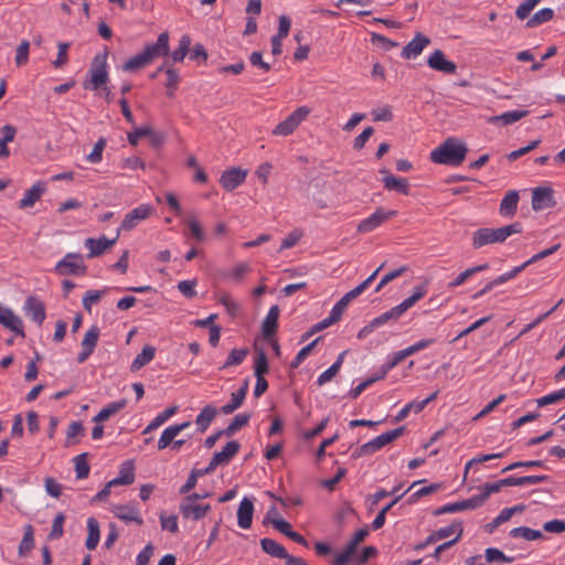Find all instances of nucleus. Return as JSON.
<instances>
[{
	"mask_svg": "<svg viewBox=\"0 0 565 565\" xmlns=\"http://www.w3.org/2000/svg\"><path fill=\"white\" fill-rule=\"evenodd\" d=\"M467 152L465 142L449 137L430 152V160L438 164L459 166L465 161Z\"/></svg>",
	"mask_w": 565,
	"mask_h": 565,
	"instance_id": "f257e3e1",
	"label": "nucleus"
},
{
	"mask_svg": "<svg viewBox=\"0 0 565 565\" xmlns=\"http://www.w3.org/2000/svg\"><path fill=\"white\" fill-rule=\"evenodd\" d=\"M521 232L522 224L519 222L499 228L481 227L472 233L471 244L475 249H479L489 244L503 243L509 236Z\"/></svg>",
	"mask_w": 565,
	"mask_h": 565,
	"instance_id": "f03ea898",
	"label": "nucleus"
},
{
	"mask_svg": "<svg viewBox=\"0 0 565 565\" xmlns=\"http://www.w3.org/2000/svg\"><path fill=\"white\" fill-rule=\"evenodd\" d=\"M427 292L425 285L415 287L413 294L404 299L399 305L393 307L388 311L383 312L372 320L373 326L379 328L392 320H398L409 308H412L418 300H420Z\"/></svg>",
	"mask_w": 565,
	"mask_h": 565,
	"instance_id": "7ed1b4c3",
	"label": "nucleus"
},
{
	"mask_svg": "<svg viewBox=\"0 0 565 565\" xmlns=\"http://www.w3.org/2000/svg\"><path fill=\"white\" fill-rule=\"evenodd\" d=\"M89 78L83 83L85 89L98 90L108 83L109 76L107 71V52L97 54L88 70Z\"/></svg>",
	"mask_w": 565,
	"mask_h": 565,
	"instance_id": "20e7f679",
	"label": "nucleus"
},
{
	"mask_svg": "<svg viewBox=\"0 0 565 565\" xmlns=\"http://www.w3.org/2000/svg\"><path fill=\"white\" fill-rule=\"evenodd\" d=\"M405 430V427H398L393 430H388L386 433L381 434L380 436L375 437L374 439L365 443L362 445L354 454L353 457H362L365 455H371L376 452L377 450L382 449L384 446L391 444L398 437L403 435Z\"/></svg>",
	"mask_w": 565,
	"mask_h": 565,
	"instance_id": "39448f33",
	"label": "nucleus"
},
{
	"mask_svg": "<svg viewBox=\"0 0 565 565\" xmlns=\"http://www.w3.org/2000/svg\"><path fill=\"white\" fill-rule=\"evenodd\" d=\"M311 109L308 106H300L296 108L285 120L279 122L274 129V136L287 137L295 132V130L307 119Z\"/></svg>",
	"mask_w": 565,
	"mask_h": 565,
	"instance_id": "423d86ee",
	"label": "nucleus"
},
{
	"mask_svg": "<svg viewBox=\"0 0 565 565\" xmlns=\"http://www.w3.org/2000/svg\"><path fill=\"white\" fill-rule=\"evenodd\" d=\"M55 271L61 276H84L87 273V266L81 254L67 253L64 258L55 265Z\"/></svg>",
	"mask_w": 565,
	"mask_h": 565,
	"instance_id": "0eeeda50",
	"label": "nucleus"
},
{
	"mask_svg": "<svg viewBox=\"0 0 565 565\" xmlns=\"http://www.w3.org/2000/svg\"><path fill=\"white\" fill-rule=\"evenodd\" d=\"M153 212V207L149 204H141L138 207L131 210L127 213L117 231L119 233L121 231L130 232L132 231L141 221L147 220Z\"/></svg>",
	"mask_w": 565,
	"mask_h": 565,
	"instance_id": "6e6552de",
	"label": "nucleus"
},
{
	"mask_svg": "<svg viewBox=\"0 0 565 565\" xmlns=\"http://www.w3.org/2000/svg\"><path fill=\"white\" fill-rule=\"evenodd\" d=\"M396 214L397 212L394 210L385 211L384 209L380 207L371 216L361 221L356 230L359 233H370L388 220L393 218Z\"/></svg>",
	"mask_w": 565,
	"mask_h": 565,
	"instance_id": "1a4fd4ad",
	"label": "nucleus"
},
{
	"mask_svg": "<svg viewBox=\"0 0 565 565\" xmlns=\"http://www.w3.org/2000/svg\"><path fill=\"white\" fill-rule=\"evenodd\" d=\"M190 500L191 498H183L179 505V511L184 519L199 521L211 511L210 504L192 503Z\"/></svg>",
	"mask_w": 565,
	"mask_h": 565,
	"instance_id": "9d476101",
	"label": "nucleus"
},
{
	"mask_svg": "<svg viewBox=\"0 0 565 565\" xmlns=\"http://www.w3.org/2000/svg\"><path fill=\"white\" fill-rule=\"evenodd\" d=\"M555 204L554 191L551 186H537L533 190L532 209L534 211L553 207Z\"/></svg>",
	"mask_w": 565,
	"mask_h": 565,
	"instance_id": "9b49d317",
	"label": "nucleus"
},
{
	"mask_svg": "<svg viewBox=\"0 0 565 565\" xmlns=\"http://www.w3.org/2000/svg\"><path fill=\"white\" fill-rule=\"evenodd\" d=\"M100 335V330L97 326L90 327L84 335L82 340V351L77 355V362L84 363L94 352L98 339Z\"/></svg>",
	"mask_w": 565,
	"mask_h": 565,
	"instance_id": "f8f14e48",
	"label": "nucleus"
},
{
	"mask_svg": "<svg viewBox=\"0 0 565 565\" xmlns=\"http://www.w3.org/2000/svg\"><path fill=\"white\" fill-rule=\"evenodd\" d=\"M428 66L445 74H455L457 72V65L452 61L446 58L445 53L441 50H435L427 60Z\"/></svg>",
	"mask_w": 565,
	"mask_h": 565,
	"instance_id": "ddd939ff",
	"label": "nucleus"
},
{
	"mask_svg": "<svg viewBox=\"0 0 565 565\" xmlns=\"http://www.w3.org/2000/svg\"><path fill=\"white\" fill-rule=\"evenodd\" d=\"M148 63L159 56H166L169 53V34L162 32L159 34L157 42L148 44L142 51Z\"/></svg>",
	"mask_w": 565,
	"mask_h": 565,
	"instance_id": "4468645a",
	"label": "nucleus"
},
{
	"mask_svg": "<svg viewBox=\"0 0 565 565\" xmlns=\"http://www.w3.org/2000/svg\"><path fill=\"white\" fill-rule=\"evenodd\" d=\"M247 171L241 168H232L222 173L220 184L226 191H233L238 188L246 179Z\"/></svg>",
	"mask_w": 565,
	"mask_h": 565,
	"instance_id": "2eb2a0df",
	"label": "nucleus"
},
{
	"mask_svg": "<svg viewBox=\"0 0 565 565\" xmlns=\"http://www.w3.org/2000/svg\"><path fill=\"white\" fill-rule=\"evenodd\" d=\"M0 324L17 335L25 337L22 319L9 308L0 309Z\"/></svg>",
	"mask_w": 565,
	"mask_h": 565,
	"instance_id": "dca6fc26",
	"label": "nucleus"
},
{
	"mask_svg": "<svg viewBox=\"0 0 565 565\" xmlns=\"http://www.w3.org/2000/svg\"><path fill=\"white\" fill-rule=\"evenodd\" d=\"M119 237V231L116 232V236L111 239H108L106 236H100L98 239L95 238H86L84 245L89 249L88 258H94L104 254L106 249L111 247Z\"/></svg>",
	"mask_w": 565,
	"mask_h": 565,
	"instance_id": "f3484780",
	"label": "nucleus"
},
{
	"mask_svg": "<svg viewBox=\"0 0 565 565\" xmlns=\"http://www.w3.org/2000/svg\"><path fill=\"white\" fill-rule=\"evenodd\" d=\"M430 44V39L423 33H416L415 38L408 42L402 51V57L404 58H415L417 57L423 50Z\"/></svg>",
	"mask_w": 565,
	"mask_h": 565,
	"instance_id": "a211bd4d",
	"label": "nucleus"
},
{
	"mask_svg": "<svg viewBox=\"0 0 565 565\" xmlns=\"http://www.w3.org/2000/svg\"><path fill=\"white\" fill-rule=\"evenodd\" d=\"M24 310L31 319L41 326L45 320V306L44 303L35 296H29L24 303Z\"/></svg>",
	"mask_w": 565,
	"mask_h": 565,
	"instance_id": "6ab92c4d",
	"label": "nucleus"
},
{
	"mask_svg": "<svg viewBox=\"0 0 565 565\" xmlns=\"http://www.w3.org/2000/svg\"><path fill=\"white\" fill-rule=\"evenodd\" d=\"M241 445L236 440L228 441L221 451L213 455L211 462L215 468L227 465L232 458L239 451Z\"/></svg>",
	"mask_w": 565,
	"mask_h": 565,
	"instance_id": "aec40b11",
	"label": "nucleus"
},
{
	"mask_svg": "<svg viewBox=\"0 0 565 565\" xmlns=\"http://www.w3.org/2000/svg\"><path fill=\"white\" fill-rule=\"evenodd\" d=\"M254 503L249 498H244L237 509V524L241 529L247 530L252 526Z\"/></svg>",
	"mask_w": 565,
	"mask_h": 565,
	"instance_id": "412c9836",
	"label": "nucleus"
},
{
	"mask_svg": "<svg viewBox=\"0 0 565 565\" xmlns=\"http://www.w3.org/2000/svg\"><path fill=\"white\" fill-rule=\"evenodd\" d=\"M279 312L280 310L278 306H271L266 318L263 321V337L268 341L276 334L278 328Z\"/></svg>",
	"mask_w": 565,
	"mask_h": 565,
	"instance_id": "4be33fe9",
	"label": "nucleus"
},
{
	"mask_svg": "<svg viewBox=\"0 0 565 565\" xmlns=\"http://www.w3.org/2000/svg\"><path fill=\"white\" fill-rule=\"evenodd\" d=\"M113 511L116 518L125 522H135L138 525H141L143 523V520L140 516L138 509L134 505L118 504L114 507Z\"/></svg>",
	"mask_w": 565,
	"mask_h": 565,
	"instance_id": "5701e85b",
	"label": "nucleus"
},
{
	"mask_svg": "<svg viewBox=\"0 0 565 565\" xmlns=\"http://www.w3.org/2000/svg\"><path fill=\"white\" fill-rule=\"evenodd\" d=\"M478 502L475 500V497H471L467 500H462L460 502H454L445 504L437 510H435V515H441L445 513H456L465 510H475L478 509Z\"/></svg>",
	"mask_w": 565,
	"mask_h": 565,
	"instance_id": "b1692460",
	"label": "nucleus"
},
{
	"mask_svg": "<svg viewBox=\"0 0 565 565\" xmlns=\"http://www.w3.org/2000/svg\"><path fill=\"white\" fill-rule=\"evenodd\" d=\"M46 188L43 182H36L25 191L23 198L19 202L20 209H26L32 207L36 201L41 199V196L44 194Z\"/></svg>",
	"mask_w": 565,
	"mask_h": 565,
	"instance_id": "393cba45",
	"label": "nucleus"
},
{
	"mask_svg": "<svg viewBox=\"0 0 565 565\" xmlns=\"http://www.w3.org/2000/svg\"><path fill=\"white\" fill-rule=\"evenodd\" d=\"M247 390H248V381H245L243 386L239 390L232 393L231 402L223 405L221 407V412L223 414L227 415V414L234 413L237 408H239L246 397Z\"/></svg>",
	"mask_w": 565,
	"mask_h": 565,
	"instance_id": "a878e982",
	"label": "nucleus"
},
{
	"mask_svg": "<svg viewBox=\"0 0 565 565\" xmlns=\"http://www.w3.org/2000/svg\"><path fill=\"white\" fill-rule=\"evenodd\" d=\"M520 196L519 192L515 190L509 191L504 198L501 200L500 203V214L502 216H513L516 213L518 203H519Z\"/></svg>",
	"mask_w": 565,
	"mask_h": 565,
	"instance_id": "bb28decb",
	"label": "nucleus"
},
{
	"mask_svg": "<svg viewBox=\"0 0 565 565\" xmlns=\"http://www.w3.org/2000/svg\"><path fill=\"white\" fill-rule=\"evenodd\" d=\"M135 481V465L132 460H126L120 465L119 475L113 479L116 486H129Z\"/></svg>",
	"mask_w": 565,
	"mask_h": 565,
	"instance_id": "cd10ccee",
	"label": "nucleus"
},
{
	"mask_svg": "<svg viewBox=\"0 0 565 565\" xmlns=\"http://www.w3.org/2000/svg\"><path fill=\"white\" fill-rule=\"evenodd\" d=\"M260 547L266 554L270 555L271 557H277V558H282V559L288 557V552L286 551V548L273 539H268V537L262 539Z\"/></svg>",
	"mask_w": 565,
	"mask_h": 565,
	"instance_id": "c85d7f7f",
	"label": "nucleus"
},
{
	"mask_svg": "<svg viewBox=\"0 0 565 565\" xmlns=\"http://www.w3.org/2000/svg\"><path fill=\"white\" fill-rule=\"evenodd\" d=\"M252 270L247 263L235 265L232 269L224 270L220 274L221 278L227 281L241 282L246 274Z\"/></svg>",
	"mask_w": 565,
	"mask_h": 565,
	"instance_id": "c756f323",
	"label": "nucleus"
},
{
	"mask_svg": "<svg viewBox=\"0 0 565 565\" xmlns=\"http://www.w3.org/2000/svg\"><path fill=\"white\" fill-rule=\"evenodd\" d=\"M156 354V348L152 345H145L141 352L135 358L130 365V370L132 372H137L142 369L145 365L150 363Z\"/></svg>",
	"mask_w": 565,
	"mask_h": 565,
	"instance_id": "7c9ffc66",
	"label": "nucleus"
},
{
	"mask_svg": "<svg viewBox=\"0 0 565 565\" xmlns=\"http://www.w3.org/2000/svg\"><path fill=\"white\" fill-rule=\"evenodd\" d=\"M127 405V401L125 398L113 402L108 404L106 407L100 409V412L93 418L95 423H102L110 418L111 416L119 413Z\"/></svg>",
	"mask_w": 565,
	"mask_h": 565,
	"instance_id": "2f4dec72",
	"label": "nucleus"
},
{
	"mask_svg": "<svg viewBox=\"0 0 565 565\" xmlns=\"http://www.w3.org/2000/svg\"><path fill=\"white\" fill-rule=\"evenodd\" d=\"M384 188L390 191H397L404 195H407L409 192V183L405 178H396L392 174L384 177L383 179Z\"/></svg>",
	"mask_w": 565,
	"mask_h": 565,
	"instance_id": "473e14b6",
	"label": "nucleus"
},
{
	"mask_svg": "<svg viewBox=\"0 0 565 565\" xmlns=\"http://www.w3.org/2000/svg\"><path fill=\"white\" fill-rule=\"evenodd\" d=\"M88 535L85 542L87 550L93 551L97 547L100 539L99 523L95 518H88L87 520Z\"/></svg>",
	"mask_w": 565,
	"mask_h": 565,
	"instance_id": "72a5a7b5",
	"label": "nucleus"
},
{
	"mask_svg": "<svg viewBox=\"0 0 565 565\" xmlns=\"http://www.w3.org/2000/svg\"><path fill=\"white\" fill-rule=\"evenodd\" d=\"M215 416L216 408L214 406H204L195 419V424L198 426L199 431L204 433L209 428Z\"/></svg>",
	"mask_w": 565,
	"mask_h": 565,
	"instance_id": "f704fd0d",
	"label": "nucleus"
},
{
	"mask_svg": "<svg viewBox=\"0 0 565 565\" xmlns=\"http://www.w3.org/2000/svg\"><path fill=\"white\" fill-rule=\"evenodd\" d=\"M527 115V110H511L498 116H493L489 119V121L493 124L501 122L502 125L507 126L514 124L515 121L526 117Z\"/></svg>",
	"mask_w": 565,
	"mask_h": 565,
	"instance_id": "c9c22d12",
	"label": "nucleus"
},
{
	"mask_svg": "<svg viewBox=\"0 0 565 565\" xmlns=\"http://www.w3.org/2000/svg\"><path fill=\"white\" fill-rule=\"evenodd\" d=\"M503 486L501 484V480H498L495 482H487L480 488V493L473 495L475 500L478 502V507L484 504V502L488 500L490 494L499 492Z\"/></svg>",
	"mask_w": 565,
	"mask_h": 565,
	"instance_id": "e433bc0d",
	"label": "nucleus"
},
{
	"mask_svg": "<svg viewBox=\"0 0 565 565\" xmlns=\"http://www.w3.org/2000/svg\"><path fill=\"white\" fill-rule=\"evenodd\" d=\"M554 11L551 8H544L537 12H535L525 23V26L529 29L536 28L545 22H548L553 19Z\"/></svg>",
	"mask_w": 565,
	"mask_h": 565,
	"instance_id": "4c0bfd02",
	"label": "nucleus"
},
{
	"mask_svg": "<svg viewBox=\"0 0 565 565\" xmlns=\"http://www.w3.org/2000/svg\"><path fill=\"white\" fill-rule=\"evenodd\" d=\"M488 267H489V265L486 263V264L477 265V266L466 269L465 271L460 273L452 281H450L448 284V288L454 289V288L462 285L463 282H466V280L468 278H470L471 276H473L477 273L488 269Z\"/></svg>",
	"mask_w": 565,
	"mask_h": 565,
	"instance_id": "58836bf2",
	"label": "nucleus"
},
{
	"mask_svg": "<svg viewBox=\"0 0 565 565\" xmlns=\"http://www.w3.org/2000/svg\"><path fill=\"white\" fill-rule=\"evenodd\" d=\"M521 271H523V267H514L513 269H511L510 271H507L502 275H500L499 277H497L495 279L489 281L483 288H482V292H486L488 294L489 291H491L494 287L499 286V285H502L511 279H513L514 277H516Z\"/></svg>",
	"mask_w": 565,
	"mask_h": 565,
	"instance_id": "ea45409f",
	"label": "nucleus"
},
{
	"mask_svg": "<svg viewBox=\"0 0 565 565\" xmlns=\"http://www.w3.org/2000/svg\"><path fill=\"white\" fill-rule=\"evenodd\" d=\"M177 411H178V406H172V407H168L167 409H164L163 412L158 414L151 420V423L143 429L142 434H148V433L157 429L161 425H163L171 416H173L175 414Z\"/></svg>",
	"mask_w": 565,
	"mask_h": 565,
	"instance_id": "a19ab883",
	"label": "nucleus"
},
{
	"mask_svg": "<svg viewBox=\"0 0 565 565\" xmlns=\"http://www.w3.org/2000/svg\"><path fill=\"white\" fill-rule=\"evenodd\" d=\"M250 419V414H238L236 415L233 420L230 423V425L222 429V433H224L225 436L231 437L233 436L237 430H239L242 427L246 426Z\"/></svg>",
	"mask_w": 565,
	"mask_h": 565,
	"instance_id": "79ce46f5",
	"label": "nucleus"
},
{
	"mask_svg": "<svg viewBox=\"0 0 565 565\" xmlns=\"http://www.w3.org/2000/svg\"><path fill=\"white\" fill-rule=\"evenodd\" d=\"M510 536L522 537L526 541H535L543 537V533L539 530H533L527 526L514 527L510 531Z\"/></svg>",
	"mask_w": 565,
	"mask_h": 565,
	"instance_id": "37998d69",
	"label": "nucleus"
},
{
	"mask_svg": "<svg viewBox=\"0 0 565 565\" xmlns=\"http://www.w3.org/2000/svg\"><path fill=\"white\" fill-rule=\"evenodd\" d=\"M434 533H435V536L437 537V541L446 539L454 533H456V537H458V541H459L463 533L462 523L460 521L454 522L448 526L438 529Z\"/></svg>",
	"mask_w": 565,
	"mask_h": 565,
	"instance_id": "c03bdc74",
	"label": "nucleus"
},
{
	"mask_svg": "<svg viewBox=\"0 0 565 565\" xmlns=\"http://www.w3.org/2000/svg\"><path fill=\"white\" fill-rule=\"evenodd\" d=\"M34 546V537H33V526L31 524H26L24 526L23 539L19 545V555L25 556Z\"/></svg>",
	"mask_w": 565,
	"mask_h": 565,
	"instance_id": "a18cd8bd",
	"label": "nucleus"
},
{
	"mask_svg": "<svg viewBox=\"0 0 565 565\" xmlns=\"http://www.w3.org/2000/svg\"><path fill=\"white\" fill-rule=\"evenodd\" d=\"M190 45L191 38L186 34L182 35L179 42V47L171 53L172 62H182L190 51Z\"/></svg>",
	"mask_w": 565,
	"mask_h": 565,
	"instance_id": "49530a36",
	"label": "nucleus"
},
{
	"mask_svg": "<svg viewBox=\"0 0 565 565\" xmlns=\"http://www.w3.org/2000/svg\"><path fill=\"white\" fill-rule=\"evenodd\" d=\"M247 354H248V349H246V348L233 349L230 352L226 362L221 366V370H224V369H227V367L234 366V365H239L241 363H243V361L245 360Z\"/></svg>",
	"mask_w": 565,
	"mask_h": 565,
	"instance_id": "de8ad7c7",
	"label": "nucleus"
},
{
	"mask_svg": "<svg viewBox=\"0 0 565 565\" xmlns=\"http://www.w3.org/2000/svg\"><path fill=\"white\" fill-rule=\"evenodd\" d=\"M167 74V82H166V88H167V96L173 97L174 92L178 88V85L180 83V76L177 70L173 67H167L166 70Z\"/></svg>",
	"mask_w": 565,
	"mask_h": 565,
	"instance_id": "09e8293b",
	"label": "nucleus"
},
{
	"mask_svg": "<svg viewBox=\"0 0 565 565\" xmlns=\"http://www.w3.org/2000/svg\"><path fill=\"white\" fill-rule=\"evenodd\" d=\"M75 471L77 479H85L89 475V465L87 462V454H81L74 458Z\"/></svg>",
	"mask_w": 565,
	"mask_h": 565,
	"instance_id": "8fccbe9b",
	"label": "nucleus"
},
{
	"mask_svg": "<svg viewBox=\"0 0 565 565\" xmlns=\"http://www.w3.org/2000/svg\"><path fill=\"white\" fill-rule=\"evenodd\" d=\"M107 292V289H102V290H87L83 297V307L85 310H87L88 312H90L92 310V306L93 305H96L97 302H99V300L102 299V297Z\"/></svg>",
	"mask_w": 565,
	"mask_h": 565,
	"instance_id": "3c124183",
	"label": "nucleus"
},
{
	"mask_svg": "<svg viewBox=\"0 0 565 565\" xmlns=\"http://www.w3.org/2000/svg\"><path fill=\"white\" fill-rule=\"evenodd\" d=\"M484 556L488 563H512L514 561L513 557L507 556L502 551L495 547H488L484 552Z\"/></svg>",
	"mask_w": 565,
	"mask_h": 565,
	"instance_id": "603ef678",
	"label": "nucleus"
},
{
	"mask_svg": "<svg viewBox=\"0 0 565 565\" xmlns=\"http://www.w3.org/2000/svg\"><path fill=\"white\" fill-rule=\"evenodd\" d=\"M148 63L147 58L145 57L143 53H139L131 58H129L124 65L122 70L125 72H134L138 71L142 67H145Z\"/></svg>",
	"mask_w": 565,
	"mask_h": 565,
	"instance_id": "864d4df0",
	"label": "nucleus"
},
{
	"mask_svg": "<svg viewBox=\"0 0 565 565\" xmlns=\"http://www.w3.org/2000/svg\"><path fill=\"white\" fill-rule=\"evenodd\" d=\"M268 370L269 366L267 356L263 350H258L254 365L255 376H264L266 373H268Z\"/></svg>",
	"mask_w": 565,
	"mask_h": 565,
	"instance_id": "5fc2aeb1",
	"label": "nucleus"
},
{
	"mask_svg": "<svg viewBox=\"0 0 565 565\" xmlns=\"http://www.w3.org/2000/svg\"><path fill=\"white\" fill-rule=\"evenodd\" d=\"M542 0H524L515 10V15L519 20H524L529 18L532 10L541 2Z\"/></svg>",
	"mask_w": 565,
	"mask_h": 565,
	"instance_id": "6e6d98bb",
	"label": "nucleus"
},
{
	"mask_svg": "<svg viewBox=\"0 0 565 565\" xmlns=\"http://www.w3.org/2000/svg\"><path fill=\"white\" fill-rule=\"evenodd\" d=\"M321 340V338H317L316 340H313L312 342H310L309 344H307L306 347H303L296 355V358L294 359V361L290 363V367L292 369H297L302 362L303 360L310 354V352L313 350V348L316 347V344Z\"/></svg>",
	"mask_w": 565,
	"mask_h": 565,
	"instance_id": "4d7b16f0",
	"label": "nucleus"
},
{
	"mask_svg": "<svg viewBox=\"0 0 565 565\" xmlns=\"http://www.w3.org/2000/svg\"><path fill=\"white\" fill-rule=\"evenodd\" d=\"M175 430L177 428L169 426L162 431L158 440L159 450L166 449L170 445L172 446L173 439L178 436V433Z\"/></svg>",
	"mask_w": 565,
	"mask_h": 565,
	"instance_id": "13d9d810",
	"label": "nucleus"
},
{
	"mask_svg": "<svg viewBox=\"0 0 565 565\" xmlns=\"http://www.w3.org/2000/svg\"><path fill=\"white\" fill-rule=\"evenodd\" d=\"M106 147V139L100 137L94 145L92 152L86 157L90 163H98L103 159V151Z\"/></svg>",
	"mask_w": 565,
	"mask_h": 565,
	"instance_id": "bf43d9fd",
	"label": "nucleus"
},
{
	"mask_svg": "<svg viewBox=\"0 0 565 565\" xmlns=\"http://www.w3.org/2000/svg\"><path fill=\"white\" fill-rule=\"evenodd\" d=\"M64 521H65V515L62 512L56 514V516L53 520L51 532L49 534L50 539L56 540V539H60L63 535V533H64V530H63Z\"/></svg>",
	"mask_w": 565,
	"mask_h": 565,
	"instance_id": "052dcab7",
	"label": "nucleus"
},
{
	"mask_svg": "<svg viewBox=\"0 0 565 565\" xmlns=\"http://www.w3.org/2000/svg\"><path fill=\"white\" fill-rule=\"evenodd\" d=\"M423 411V403H419L417 401H413L408 404H406L396 415L395 420L401 422L405 419L411 412H414L416 414L420 413Z\"/></svg>",
	"mask_w": 565,
	"mask_h": 565,
	"instance_id": "680f3d73",
	"label": "nucleus"
},
{
	"mask_svg": "<svg viewBox=\"0 0 565 565\" xmlns=\"http://www.w3.org/2000/svg\"><path fill=\"white\" fill-rule=\"evenodd\" d=\"M406 271H407V267L406 266H402V267H399L397 269L388 271L387 274H385L382 277L381 281L379 282V285L375 288V291L379 292L385 285H387L392 280L401 277Z\"/></svg>",
	"mask_w": 565,
	"mask_h": 565,
	"instance_id": "e2e57ef3",
	"label": "nucleus"
},
{
	"mask_svg": "<svg viewBox=\"0 0 565 565\" xmlns=\"http://www.w3.org/2000/svg\"><path fill=\"white\" fill-rule=\"evenodd\" d=\"M30 43L23 40L17 47L15 63L18 66H22L29 61Z\"/></svg>",
	"mask_w": 565,
	"mask_h": 565,
	"instance_id": "0e129e2a",
	"label": "nucleus"
},
{
	"mask_svg": "<svg viewBox=\"0 0 565 565\" xmlns=\"http://www.w3.org/2000/svg\"><path fill=\"white\" fill-rule=\"evenodd\" d=\"M70 46H71V44L68 42H60L57 44L58 52H57L56 60L53 62L54 67L60 68L67 63V61H68L67 51H68Z\"/></svg>",
	"mask_w": 565,
	"mask_h": 565,
	"instance_id": "69168bd1",
	"label": "nucleus"
},
{
	"mask_svg": "<svg viewBox=\"0 0 565 565\" xmlns=\"http://www.w3.org/2000/svg\"><path fill=\"white\" fill-rule=\"evenodd\" d=\"M152 135V129L149 126L136 128L134 131L128 132V141L132 146H137L139 138L149 137Z\"/></svg>",
	"mask_w": 565,
	"mask_h": 565,
	"instance_id": "338daca9",
	"label": "nucleus"
},
{
	"mask_svg": "<svg viewBox=\"0 0 565 565\" xmlns=\"http://www.w3.org/2000/svg\"><path fill=\"white\" fill-rule=\"evenodd\" d=\"M196 280H182L178 284L179 291L188 299H192L196 296Z\"/></svg>",
	"mask_w": 565,
	"mask_h": 565,
	"instance_id": "774afa93",
	"label": "nucleus"
}]
</instances>
